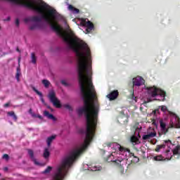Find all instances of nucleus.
<instances>
[{"label": "nucleus", "instance_id": "f257e3e1", "mask_svg": "<svg viewBox=\"0 0 180 180\" xmlns=\"http://www.w3.org/2000/svg\"><path fill=\"white\" fill-rule=\"evenodd\" d=\"M95 133H96V129H86V137L82 147L74 148L62 159L56 167L53 180H63L67 176L70 169L74 165V162L84 154V152L88 148V146L94 140Z\"/></svg>", "mask_w": 180, "mask_h": 180}, {"label": "nucleus", "instance_id": "f03ea898", "mask_svg": "<svg viewBox=\"0 0 180 180\" xmlns=\"http://www.w3.org/2000/svg\"><path fill=\"white\" fill-rule=\"evenodd\" d=\"M172 153H171V148L166 149L163 152L162 155H158V161H169L170 160H172V157L175 155H177L178 158H179L180 145H177L173 149H172Z\"/></svg>", "mask_w": 180, "mask_h": 180}, {"label": "nucleus", "instance_id": "7ed1b4c3", "mask_svg": "<svg viewBox=\"0 0 180 180\" xmlns=\"http://www.w3.org/2000/svg\"><path fill=\"white\" fill-rule=\"evenodd\" d=\"M49 98L50 99V102L53 103L55 108H61V102L56 96V92L53 90H51V91H49Z\"/></svg>", "mask_w": 180, "mask_h": 180}, {"label": "nucleus", "instance_id": "20e7f679", "mask_svg": "<svg viewBox=\"0 0 180 180\" xmlns=\"http://www.w3.org/2000/svg\"><path fill=\"white\" fill-rule=\"evenodd\" d=\"M81 25L86 27V32L87 33H91L92 30H94V25L92 22L89 21V20H86V19L82 20Z\"/></svg>", "mask_w": 180, "mask_h": 180}, {"label": "nucleus", "instance_id": "39448f33", "mask_svg": "<svg viewBox=\"0 0 180 180\" xmlns=\"http://www.w3.org/2000/svg\"><path fill=\"white\" fill-rule=\"evenodd\" d=\"M155 136H157V133L155 131H153V132L143 135L142 139L144 141H150L151 144H155L157 143V140L152 139L153 137H155Z\"/></svg>", "mask_w": 180, "mask_h": 180}, {"label": "nucleus", "instance_id": "423d86ee", "mask_svg": "<svg viewBox=\"0 0 180 180\" xmlns=\"http://www.w3.org/2000/svg\"><path fill=\"white\" fill-rule=\"evenodd\" d=\"M160 131L158 132L159 137H161L162 134H167L168 133V128H167V124L165 122H162V120H160Z\"/></svg>", "mask_w": 180, "mask_h": 180}, {"label": "nucleus", "instance_id": "0eeeda50", "mask_svg": "<svg viewBox=\"0 0 180 180\" xmlns=\"http://www.w3.org/2000/svg\"><path fill=\"white\" fill-rule=\"evenodd\" d=\"M144 84V79L140 76L133 79V85L134 86H141Z\"/></svg>", "mask_w": 180, "mask_h": 180}, {"label": "nucleus", "instance_id": "6e6552de", "mask_svg": "<svg viewBox=\"0 0 180 180\" xmlns=\"http://www.w3.org/2000/svg\"><path fill=\"white\" fill-rule=\"evenodd\" d=\"M148 94L150 95L151 98H155L158 95V89L157 87H147Z\"/></svg>", "mask_w": 180, "mask_h": 180}, {"label": "nucleus", "instance_id": "1a4fd4ad", "mask_svg": "<svg viewBox=\"0 0 180 180\" xmlns=\"http://www.w3.org/2000/svg\"><path fill=\"white\" fill-rule=\"evenodd\" d=\"M118 96H119V91L114 90L107 96V98H108L110 101H115V99H117Z\"/></svg>", "mask_w": 180, "mask_h": 180}, {"label": "nucleus", "instance_id": "9d476101", "mask_svg": "<svg viewBox=\"0 0 180 180\" xmlns=\"http://www.w3.org/2000/svg\"><path fill=\"white\" fill-rule=\"evenodd\" d=\"M158 96L160 98L158 99V101L164 102V101H165V96H167V93L165 92V91L159 88L158 89Z\"/></svg>", "mask_w": 180, "mask_h": 180}, {"label": "nucleus", "instance_id": "9b49d317", "mask_svg": "<svg viewBox=\"0 0 180 180\" xmlns=\"http://www.w3.org/2000/svg\"><path fill=\"white\" fill-rule=\"evenodd\" d=\"M169 144L171 146H174V144H172V142L171 141V140L165 141V144L158 146V151H160V150H161V148H165V147H168V148H169Z\"/></svg>", "mask_w": 180, "mask_h": 180}, {"label": "nucleus", "instance_id": "f8f14e48", "mask_svg": "<svg viewBox=\"0 0 180 180\" xmlns=\"http://www.w3.org/2000/svg\"><path fill=\"white\" fill-rule=\"evenodd\" d=\"M28 154L31 158V160H32V161H34V164H36V165H39V162H37L36 161V159L34 158V153L31 150V149H28Z\"/></svg>", "mask_w": 180, "mask_h": 180}, {"label": "nucleus", "instance_id": "ddd939ff", "mask_svg": "<svg viewBox=\"0 0 180 180\" xmlns=\"http://www.w3.org/2000/svg\"><path fill=\"white\" fill-rule=\"evenodd\" d=\"M44 116L48 117V119H51V120H54V121L57 120L56 117H54V115H53V114H50V112L49 111H44Z\"/></svg>", "mask_w": 180, "mask_h": 180}, {"label": "nucleus", "instance_id": "4468645a", "mask_svg": "<svg viewBox=\"0 0 180 180\" xmlns=\"http://www.w3.org/2000/svg\"><path fill=\"white\" fill-rule=\"evenodd\" d=\"M112 158H113V155H110L107 159L106 162H115L116 164H120V160H112Z\"/></svg>", "mask_w": 180, "mask_h": 180}, {"label": "nucleus", "instance_id": "2eb2a0df", "mask_svg": "<svg viewBox=\"0 0 180 180\" xmlns=\"http://www.w3.org/2000/svg\"><path fill=\"white\" fill-rule=\"evenodd\" d=\"M69 11H71L72 13H79V9L74 7L72 5L70 4L68 6Z\"/></svg>", "mask_w": 180, "mask_h": 180}, {"label": "nucleus", "instance_id": "dca6fc26", "mask_svg": "<svg viewBox=\"0 0 180 180\" xmlns=\"http://www.w3.org/2000/svg\"><path fill=\"white\" fill-rule=\"evenodd\" d=\"M56 139V136H51L49 137L46 140L47 146L48 147H50L51 146V143H53V140Z\"/></svg>", "mask_w": 180, "mask_h": 180}, {"label": "nucleus", "instance_id": "f3484780", "mask_svg": "<svg viewBox=\"0 0 180 180\" xmlns=\"http://www.w3.org/2000/svg\"><path fill=\"white\" fill-rule=\"evenodd\" d=\"M31 62L32 64H36V63H37V58L36 57V54L34 53H31Z\"/></svg>", "mask_w": 180, "mask_h": 180}, {"label": "nucleus", "instance_id": "a211bd4d", "mask_svg": "<svg viewBox=\"0 0 180 180\" xmlns=\"http://www.w3.org/2000/svg\"><path fill=\"white\" fill-rule=\"evenodd\" d=\"M20 74H21L20 68H18L16 70V75H15V78L18 82L20 81Z\"/></svg>", "mask_w": 180, "mask_h": 180}, {"label": "nucleus", "instance_id": "6ab92c4d", "mask_svg": "<svg viewBox=\"0 0 180 180\" xmlns=\"http://www.w3.org/2000/svg\"><path fill=\"white\" fill-rule=\"evenodd\" d=\"M50 157V151L48 148H46L44 150V158H49Z\"/></svg>", "mask_w": 180, "mask_h": 180}, {"label": "nucleus", "instance_id": "aec40b11", "mask_svg": "<svg viewBox=\"0 0 180 180\" xmlns=\"http://www.w3.org/2000/svg\"><path fill=\"white\" fill-rule=\"evenodd\" d=\"M42 84L44 85L45 88H49V86H50V82L47 79H43Z\"/></svg>", "mask_w": 180, "mask_h": 180}, {"label": "nucleus", "instance_id": "412c9836", "mask_svg": "<svg viewBox=\"0 0 180 180\" xmlns=\"http://www.w3.org/2000/svg\"><path fill=\"white\" fill-rule=\"evenodd\" d=\"M53 167L51 166H48L47 168L43 172V174H50L51 172Z\"/></svg>", "mask_w": 180, "mask_h": 180}, {"label": "nucleus", "instance_id": "4be33fe9", "mask_svg": "<svg viewBox=\"0 0 180 180\" xmlns=\"http://www.w3.org/2000/svg\"><path fill=\"white\" fill-rule=\"evenodd\" d=\"M128 153H129L130 157L136 158V162H139V161H140V159L137 156L134 155V154L133 153L130 152V150H128Z\"/></svg>", "mask_w": 180, "mask_h": 180}, {"label": "nucleus", "instance_id": "5701e85b", "mask_svg": "<svg viewBox=\"0 0 180 180\" xmlns=\"http://www.w3.org/2000/svg\"><path fill=\"white\" fill-rule=\"evenodd\" d=\"M131 143H139V138H137V136H133L131 137Z\"/></svg>", "mask_w": 180, "mask_h": 180}, {"label": "nucleus", "instance_id": "b1692460", "mask_svg": "<svg viewBox=\"0 0 180 180\" xmlns=\"http://www.w3.org/2000/svg\"><path fill=\"white\" fill-rule=\"evenodd\" d=\"M32 89L34 92L37 93V95H39V96L43 97V94L39 91V90H37L36 88L33 87Z\"/></svg>", "mask_w": 180, "mask_h": 180}, {"label": "nucleus", "instance_id": "393cba45", "mask_svg": "<svg viewBox=\"0 0 180 180\" xmlns=\"http://www.w3.org/2000/svg\"><path fill=\"white\" fill-rule=\"evenodd\" d=\"M63 108H65V109H68V110L72 111V107H71V105L69 104H64Z\"/></svg>", "mask_w": 180, "mask_h": 180}, {"label": "nucleus", "instance_id": "a878e982", "mask_svg": "<svg viewBox=\"0 0 180 180\" xmlns=\"http://www.w3.org/2000/svg\"><path fill=\"white\" fill-rule=\"evenodd\" d=\"M101 169H102L101 166H94L93 167V171H101Z\"/></svg>", "mask_w": 180, "mask_h": 180}, {"label": "nucleus", "instance_id": "bb28decb", "mask_svg": "<svg viewBox=\"0 0 180 180\" xmlns=\"http://www.w3.org/2000/svg\"><path fill=\"white\" fill-rule=\"evenodd\" d=\"M160 108H161V110L162 111V112H167V106H165V105H162V106H159V109H160Z\"/></svg>", "mask_w": 180, "mask_h": 180}, {"label": "nucleus", "instance_id": "cd10ccee", "mask_svg": "<svg viewBox=\"0 0 180 180\" xmlns=\"http://www.w3.org/2000/svg\"><path fill=\"white\" fill-rule=\"evenodd\" d=\"M37 27V24H34L30 27V30H34Z\"/></svg>", "mask_w": 180, "mask_h": 180}, {"label": "nucleus", "instance_id": "c85d7f7f", "mask_svg": "<svg viewBox=\"0 0 180 180\" xmlns=\"http://www.w3.org/2000/svg\"><path fill=\"white\" fill-rule=\"evenodd\" d=\"M60 84H62V85H64V86H68V83H67L65 80H61Z\"/></svg>", "mask_w": 180, "mask_h": 180}, {"label": "nucleus", "instance_id": "c756f323", "mask_svg": "<svg viewBox=\"0 0 180 180\" xmlns=\"http://www.w3.org/2000/svg\"><path fill=\"white\" fill-rule=\"evenodd\" d=\"M8 116H11V117H13V116H15V112L13 111H11L8 112Z\"/></svg>", "mask_w": 180, "mask_h": 180}, {"label": "nucleus", "instance_id": "7c9ffc66", "mask_svg": "<svg viewBox=\"0 0 180 180\" xmlns=\"http://www.w3.org/2000/svg\"><path fill=\"white\" fill-rule=\"evenodd\" d=\"M3 158H4V160H9V155L8 154H4L3 155Z\"/></svg>", "mask_w": 180, "mask_h": 180}, {"label": "nucleus", "instance_id": "2f4dec72", "mask_svg": "<svg viewBox=\"0 0 180 180\" xmlns=\"http://www.w3.org/2000/svg\"><path fill=\"white\" fill-rule=\"evenodd\" d=\"M20 21H19V19L18 18H17L16 20H15V25L17 26V27H19V25H20Z\"/></svg>", "mask_w": 180, "mask_h": 180}, {"label": "nucleus", "instance_id": "473e14b6", "mask_svg": "<svg viewBox=\"0 0 180 180\" xmlns=\"http://www.w3.org/2000/svg\"><path fill=\"white\" fill-rule=\"evenodd\" d=\"M29 113H30V115H32V116H33L34 117H36V115H35L34 114H33V110H32V108H30V109L29 110Z\"/></svg>", "mask_w": 180, "mask_h": 180}, {"label": "nucleus", "instance_id": "72a5a7b5", "mask_svg": "<svg viewBox=\"0 0 180 180\" xmlns=\"http://www.w3.org/2000/svg\"><path fill=\"white\" fill-rule=\"evenodd\" d=\"M149 102H151V100H147V101H145L143 103V105H144V106H146V105H147V103H148Z\"/></svg>", "mask_w": 180, "mask_h": 180}, {"label": "nucleus", "instance_id": "f704fd0d", "mask_svg": "<svg viewBox=\"0 0 180 180\" xmlns=\"http://www.w3.org/2000/svg\"><path fill=\"white\" fill-rule=\"evenodd\" d=\"M13 119L16 122V120H18V116H16V115L14 114V115H13Z\"/></svg>", "mask_w": 180, "mask_h": 180}, {"label": "nucleus", "instance_id": "c9c22d12", "mask_svg": "<svg viewBox=\"0 0 180 180\" xmlns=\"http://www.w3.org/2000/svg\"><path fill=\"white\" fill-rule=\"evenodd\" d=\"M153 161H158V156L157 155V156L153 157Z\"/></svg>", "mask_w": 180, "mask_h": 180}, {"label": "nucleus", "instance_id": "e433bc0d", "mask_svg": "<svg viewBox=\"0 0 180 180\" xmlns=\"http://www.w3.org/2000/svg\"><path fill=\"white\" fill-rule=\"evenodd\" d=\"M158 110V109H156V110H153V112H152V113L154 115V116H155L156 115H157V111Z\"/></svg>", "mask_w": 180, "mask_h": 180}, {"label": "nucleus", "instance_id": "4c0bfd02", "mask_svg": "<svg viewBox=\"0 0 180 180\" xmlns=\"http://www.w3.org/2000/svg\"><path fill=\"white\" fill-rule=\"evenodd\" d=\"M176 129H180V122H179L177 124H176Z\"/></svg>", "mask_w": 180, "mask_h": 180}, {"label": "nucleus", "instance_id": "58836bf2", "mask_svg": "<svg viewBox=\"0 0 180 180\" xmlns=\"http://www.w3.org/2000/svg\"><path fill=\"white\" fill-rule=\"evenodd\" d=\"M119 150H120V151H124V148L120 146Z\"/></svg>", "mask_w": 180, "mask_h": 180}, {"label": "nucleus", "instance_id": "ea45409f", "mask_svg": "<svg viewBox=\"0 0 180 180\" xmlns=\"http://www.w3.org/2000/svg\"><path fill=\"white\" fill-rule=\"evenodd\" d=\"M107 147H112V143H106Z\"/></svg>", "mask_w": 180, "mask_h": 180}, {"label": "nucleus", "instance_id": "a19ab883", "mask_svg": "<svg viewBox=\"0 0 180 180\" xmlns=\"http://www.w3.org/2000/svg\"><path fill=\"white\" fill-rule=\"evenodd\" d=\"M134 92L133 91V92L131 93V99H134Z\"/></svg>", "mask_w": 180, "mask_h": 180}, {"label": "nucleus", "instance_id": "79ce46f5", "mask_svg": "<svg viewBox=\"0 0 180 180\" xmlns=\"http://www.w3.org/2000/svg\"><path fill=\"white\" fill-rule=\"evenodd\" d=\"M9 107V103H6L4 104V108H8Z\"/></svg>", "mask_w": 180, "mask_h": 180}, {"label": "nucleus", "instance_id": "37998d69", "mask_svg": "<svg viewBox=\"0 0 180 180\" xmlns=\"http://www.w3.org/2000/svg\"><path fill=\"white\" fill-rule=\"evenodd\" d=\"M5 21L9 22L11 20V17H8L7 19L4 20Z\"/></svg>", "mask_w": 180, "mask_h": 180}, {"label": "nucleus", "instance_id": "c03bdc74", "mask_svg": "<svg viewBox=\"0 0 180 180\" xmlns=\"http://www.w3.org/2000/svg\"><path fill=\"white\" fill-rule=\"evenodd\" d=\"M35 117H38V119H42L41 115H40L36 116Z\"/></svg>", "mask_w": 180, "mask_h": 180}, {"label": "nucleus", "instance_id": "a18cd8bd", "mask_svg": "<svg viewBox=\"0 0 180 180\" xmlns=\"http://www.w3.org/2000/svg\"><path fill=\"white\" fill-rule=\"evenodd\" d=\"M155 151H156L157 153H158V146H156V148H155Z\"/></svg>", "mask_w": 180, "mask_h": 180}, {"label": "nucleus", "instance_id": "49530a36", "mask_svg": "<svg viewBox=\"0 0 180 180\" xmlns=\"http://www.w3.org/2000/svg\"><path fill=\"white\" fill-rule=\"evenodd\" d=\"M41 101L43 103H44V99L43 98H41Z\"/></svg>", "mask_w": 180, "mask_h": 180}, {"label": "nucleus", "instance_id": "de8ad7c7", "mask_svg": "<svg viewBox=\"0 0 180 180\" xmlns=\"http://www.w3.org/2000/svg\"><path fill=\"white\" fill-rule=\"evenodd\" d=\"M4 171H8V167H4Z\"/></svg>", "mask_w": 180, "mask_h": 180}, {"label": "nucleus", "instance_id": "09e8293b", "mask_svg": "<svg viewBox=\"0 0 180 180\" xmlns=\"http://www.w3.org/2000/svg\"><path fill=\"white\" fill-rule=\"evenodd\" d=\"M17 51L20 52V51L19 50V48H17Z\"/></svg>", "mask_w": 180, "mask_h": 180}, {"label": "nucleus", "instance_id": "8fccbe9b", "mask_svg": "<svg viewBox=\"0 0 180 180\" xmlns=\"http://www.w3.org/2000/svg\"><path fill=\"white\" fill-rule=\"evenodd\" d=\"M153 124L157 125V124H155V122H154V121L153 122Z\"/></svg>", "mask_w": 180, "mask_h": 180}, {"label": "nucleus", "instance_id": "3c124183", "mask_svg": "<svg viewBox=\"0 0 180 180\" xmlns=\"http://www.w3.org/2000/svg\"><path fill=\"white\" fill-rule=\"evenodd\" d=\"M136 161H137V158H135V162H136Z\"/></svg>", "mask_w": 180, "mask_h": 180}, {"label": "nucleus", "instance_id": "603ef678", "mask_svg": "<svg viewBox=\"0 0 180 180\" xmlns=\"http://www.w3.org/2000/svg\"><path fill=\"white\" fill-rule=\"evenodd\" d=\"M20 59H18V63H20Z\"/></svg>", "mask_w": 180, "mask_h": 180}, {"label": "nucleus", "instance_id": "864d4df0", "mask_svg": "<svg viewBox=\"0 0 180 180\" xmlns=\"http://www.w3.org/2000/svg\"><path fill=\"white\" fill-rule=\"evenodd\" d=\"M0 176H1V174H0Z\"/></svg>", "mask_w": 180, "mask_h": 180}]
</instances>
